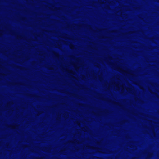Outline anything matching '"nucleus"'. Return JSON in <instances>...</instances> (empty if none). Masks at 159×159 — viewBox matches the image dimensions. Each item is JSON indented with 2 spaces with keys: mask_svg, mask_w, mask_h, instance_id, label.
<instances>
[{
  "mask_svg": "<svg viewBox=\"0 0 159 159\" xmlns=\"http://www.w3.org/2000/svg\"><path fill=\"white\" fill-rule=\"evenodd\" d=\"M108 57L109 59L111 60V59H112V58L111 57V56H110L109 55L108 56Z\"/></svg>",
  "mask_w": 159,
  "mask_h": 159,
  "instance_id": "29",
  "label": "nucleus"
},
{
  "mask_svg": "<svg viewBox=\"0 0 159 159\" xmlns=\"http://www.w3.org/2000/svg\"><path fill=\"white\" fill-rule=\"evenodd\" d=\"M131 75H134L133 74H131Z\"/></svg>",
  "mask_w": 159,
  "mask_h": 159,
  "instance_id": "46",
  "label": "nucleus"
},
{
  "mask_svg": "<svg viewBox=\"0 0 159 159\" xmlns=\"http://www.w3.org/2000/svg\"><path fill=\"white\" fill-rule=\"evenodd\" d=\"M48 68L49 70H53V68L51 66H48Z\"/></svg>",
  "mask_w": 159,
  "mask_h": 159,
  "instance_id": "19",
  "label": "nucleus"
},
{
  "mask_svg": "<svg viewBox=\"0 0 159 159\" xmlns=\"http://www.w3.org/2000/svg\"><path fill=\"white\" fill-rule=\"evenodd\" d=\"M63 116L64 117H68V116H69L68 113H67V112H66L65 113H64L63 114Z\"/></svg>",
  "mask_w": 159,
  "mask_h": 159,
  "instance_id": "14",
  "label": "nucleus"
},
{
  "mask_svg": "<svg viewBox=\"0 0 159 159\" xmlns=\"http://www.w3.org/2000/svg\"><path fill=\"white\" fill-rule=\"evenodd\" d=\"M95 66H96V67H98V66L96 65Z\"/></svg>",
  "mask_w": 159,
  "mask_h": 159,
  "instance_id": "45",
  "label": "nucleus"
},
{
  "mask_svg": "<svg viewBox=\"0 0 159 159\" xmlns=\"http://www.w3.org/2000/svg\"><path fill=\"white\" fill-rule=\"evenodd\" d=\"M145 152L147 153L146 159H149L153 155V153L152 152H148L146 151H145Z\"/></svg>",
  "mask_w": 159,
  "mask_h": 159,
  "instance_id": "5",
  "label": "nucleus"
},
{
  "mask_svg": "<svg viewBox=\"0 0 159 159\" xmlns=\"http://www.w3.org/2000/svg\"><path fill=\"white\" fill-rule=\"evenodd\" d=\"M47 32H52L51 31H47Z\"/></svg>",
  "mask_w": 159,
  "mask_h": 159,
  "instance_id": "41",
  "label": "nucleus"
},
{
  "mask_svg": "<svg viewBox=\"0 0 159 159\" xmlns=\"http://www.w3.org/2000/svg\"><path fill=\"white\" fill-rule=\"evenodd\" d=\"M100 95L99 94H98V98H100Z\"/></svg>",
  "mask_w": 159,
  "mask_h": 159,
  "instance_id": "36",
  "label": "nucleus"
},
{
  "mask_svg": "<svg viewBox=\"0 0 159 159\" xmlns=\"http://www.w3.org/2000/svg\"><path fill=\"white\" fill-rule=\"evenodd\" d=\"M86 147L87 148L89 149H91V146L88 145H86Z\"/></svg>",
  "mask_w": 159,
  "mask_h": 159,
  "instance_id": "17",
  "label": "nucleus"
},
{
  "mask_svg": "<svg viewBox=\"0 0 159 159\" xmlns=\"http://www.w3.org/2000/svg\"><path fill=\"white\" fill-rule=\"evenodd\" d=\"M152 131L153 133L155 135V132H154V127H152Z\"/></svg>",
  "mask_w": 159,
  "mask_h": 159,
  "instance_id": "20",
  "label": "nucleus"
},
{
  "mask_svg": "<svg viewBox=\"0 0 159 159\" xmlns=\"http://www.w3.org/2000/svg\"><path fill=\"white\" fill-rule=\"evenodd\" d=\"M114 103L115 105H120V104L119 103H117L116 102H114Z\"/></svg>",
  "mask_w": 159,
  "mask_h": 159,
  "instance_id": "26",
  "label": "nucleus"
},
{
  "mask_svg": "<svg viewBox=\"0 0 159 159\" xmlns=\"http://www.w3.org/2000/svg\"><path fill=\"white\" fill-rule=\"evenodd\" d=\"M127 91L130 93L132 94L135 95V92L134 89L132 88H129L125 87Z\"/></svg>",
  "mask_w": 159,
  "mask_h": 159,
  "instance_id": "3",
  "label": "nucleus"
},
{
  "mask_svg": "<svg viewBox=\"0 0 159 159\" xmlns=\"http://www.w3.org/2000/svg\"><path fill=\"white\" fill-rule=\"evenodd\" d=\"M99 157H93L92 159H99Z\"/></svg>",
  "mask_w": 159,
  "mask_h": 159,
  "instance_id": "22",
  "label": "nucleus"
},
{
  "mask_svg": "<svg viewBox=\"0 0 159 159\" xmlns=\"http://www.w3.org/2000/svg\"><path fill=\"white\" fill-rule=\"evenodd\" d=\"M99 159H103L102 158H100V157H99Z\"/></svg>",
  "mask_w": 159,
  "mask_h": 159,
  "instance_id": "43",
  "label": "nucleus"
},
{
  "mask_svg": "<svg viewBox=\"0 0 159 159\" xmlns=\"http://www.w3.org/2000/svg\"><path fill=\"white\" fill-rule=\"evenodd\" d=\"M138 85L139 86V88L140 89L142 90H144V88L142 86L139 85V84L138 83H137L136 84Z\"/></svg>",
  "mask_w": 159,
  "mask_h": 159,
  "instance_id": "12",
  "label": "nucleus"
},
{
  "mask_svg": "<svg viewBox=\"0 0 159 159\" xmlns=\"http://www.w3.org/2000/svg\"><path fill=\"white\" fill-rule=\"evenodd\" d=\"M158 113L159 114V111H158Z\"/></svg>",
  "mask_w": 159,
  "mask_h": 159,
  "instance_id": "50",
  "label": "nucleus"
},
{
  "mask_svg": "<svg viewBox=\"0 0 159 159\" xmlns=\"http://www.w3.org/2000/svg\"><path fill=\"white\" fill-rule=\"evenodd\" d=\"M57 120L59 121H60V117L59 116H58L57 118Z\"/></svg>",
  "mask_w": 159,
  "mask_h": 159,
  "instance_id": "25",
  "label": "nucleus"
},
{
  "mask_svg": "<svg viewBox=\"0 0 159 159\" xmlns=\"http://www.w3.org/2000/svg\"><path fill=\"white\" fill-rule=\"evenodd\" d=\"M98 152H101V153H109L108 151H107L106 152H102L99 151H98Z\"/></svg>",
  "mask_w": 159,
  "mask_h": 159,
  "instance_id": "18",
  "label": "nucleus"
},
{
  "mask_svg": "<svg viewBox=\"0 0 159 159\" xmlns=\"http://www.w3.org/2000/svg\"><path fill=\"white\" fill-rule=\"evenodd\" d=\"M65 150L66 149L65 148L62 149L60 150V152L61 154H62L63 153V152L65 151Z\"/></svg>",
  "mask_w": 159,
  "mask_h": 159,
  "instance_id": "16",
  "label": "nucleus"
},
{
  "mask_svg": "<svg viewBox=\"0 0 159 159\" xmlns=\"http://www.w3.org/2000/svg\"><path fill=\"white\" fill-rule=\"evenodd\" d=\"M69 46L70 48L71 49H73L75 48V46L72 44H70Z\"/></svg>",
  "mask_w": 159,
  "mask_h": 159,
  "instance_id": "11",
  "label": "nucleus"
},
{
  "mask_svg": "<svg viewBox=\"0 0 159 159\" xmlns=\"http://www.w3.org/2000/svg\"><path fill=\"white\" fill-rule=\"evenodd\" d=\"M78 105L80 106H81L82 107H84L85 106V105L83 104L82 103H79L78 104Z\"/></svg>",
  "mask_w": 159,
  "mask_h": 159,
  "instance_id": "23",
  "label": "nucleus"
},
{
  "mask_svg": "<svg viewBox=\"0 0 159 159\" xmlns=\"http://www.w3.org/2000/svg\"><path fill=\"white\" fill-rule=\"evenodd\" d=\"M66 71H67L69 73H71L73 75H75V72L72 70H69L68 69H66Z\"/></svg>",
  "mask_w": 159,
  "mask_h": 159,
  "instance_id": "9",
  "label": "nucleus"
},
{
  "mask_svg": "<svg viewBox=\"0 0 159 159\" xmlns=\"http://www.w3.org/2000/svg\"><path fill=\"white\" fill-rule=\"evenodd\" d=\"M74 67L76 70H77V69H79V67L75 65H74Z\"/></svg>",
  "mask_w": 159,
  "mask_h": 159,
  "instance_id": "21",
  "label": "nucleus"
},
{
  "mask_svg": "<svg viewBox=\"0 0 159 159\" xmlns=\"http://www.w3.org/2000/svg\"><path fill=\"white\" fill-rule=\"evenodd\" d=\"M54 7V9H52L53 10H57V8L56 7H54L53 6L52 7Z\"/></svg>",
  "mask_w": 159,
  "mask_h": 159,
  "instance_id": "30",
  "label": "nucleus"
},
{
  "mask_svg": "<svg viewBox=\"0 0 159 159\" xmlns=\"http://www.w3.org/2000/svg\"><path fill=\"white\" fill-rule=\"evenodd\" d=\"M100 142H97V144L98 145H100Z\"/></svg>",
  "mask_w": 159,
  "mask_h": 159,
  "instance_id": "31",
  "label": "nucleus"
},
{
  "mask_svg": "<svg viewBox=\"0 0 159 159\" xmlns=\"http://www.w3.org/2000/svg\"><path fill=\"white\" fill-rule=\"evenodd\" d=\"M113 67L115 70H117L121 73H124L128 74L130 73L127 70H124L122 68L119 67L118 66L114 65Z\"/></svg>",
  "mask_w": 159,
  "mask_h": 159,
  "instance_id": "1",
  "label": "nucleus"
},
{
  "mask_svg": "<svg viewBox=\"0 0 159 159\" xmlns=\"http://www.w3.org/2000/svg\"><path fill=\"white\" fill-rule=\"evenodd\" d=\"M99 2L101 4H104L106 2V0H104L103 1H102V0H99Z\"/></svg>",
  "mask_w": 159,
  "mask_h": 159,
  "instance_id": "13",
  "label": "nucleus"
},
{
  "mask_svg": "<svg viewBox=\"0 0 159 159\" xmlns=\"http://www.w3.org/2000/svg\"><path fill=\"white\" fill-rule=\"evenodd\" d=\"M71 143H77V144H80V141L77 139H74V141H70Z\"/></svg>",
  "mask_w": 159,
  "mask_h": 159,
  "instance_id": "8",
  "label": "nucleus"
},
{
  "mask_svg": "<svg viewBox=\"0 0 159 159\" xmlns=\"http://www.w3.org/2000/svg\"><path fill=\"white\" fill-rule=\"evenodd\" d=\"M135 100H137L138 99V98L137 97H135Z\"/></svg>",
  "mask_w": 159,
  "mask_h": 159,
  "instance_id": "40",
  "label": "nucleus"
},
{
  "mask_svg": "<svg viewBox=\"0 0 159 159\" xmlns=\"http://www.w3.org/2000/svg\"><path fill=\"white\" fill-rule=\"evenodd\" d=\"M44 151L46 152H50L51 150H52V148L50 146H48L47 147H45L44 148Z\"/></svg>",
  "mask_w": 159,
  "mask_h": 159,
  "instance_id": "6",
  "label": "nucleus"
},
{
  "mask_svg": "<svg viewBox=\"0 0 159 159\" xmlns=\"http://www.w3.org/2000/svg\"><path fill=\"white\" fill-rule=\"evenodd\" d=\"M77 26L78 28V29H80V28L81 27V25H80V24H74V26H72L70 25L69 24H67L66 25V28H73L75 26Z\"/></svg>",
  "mask_w": 159,
  "mask_h": 159,
  "instance_id": "4",
  "label": "nucleus"
},
{
  "mask_svg": "<svg viewBox=\"0 0 159 159\" xmlns=\"http://www.w3.org/2000/svg\"><path fill=\"white\" fill-rule=\"evenodd\" d=\"M114 84H115V86L118 88V90H119L120 89V88H122V89H121V93L122 94L124 93V87L123 85H121L119 87V84H116L115 82H114Z\"/></svg>",
  "mask_w": 159,
  "mask_h": 159,
  "instance_id": "2",
  "label": "nucleus"
},
{
  "mask_svg": "<svg viewBox=\"0 0 159 159\" xmlns=\"http://www.w3.org/2000/svg\"><path fill=\"white\" fill-rule=\"evenodd\" d=\"M85 79V77L84 75H82V79L84 80Z\"/></svg>",
  "mask_w": 159,
  "mask_h": 159,
  "instance_id": "24",
  "label": "nucleus"
},
{
  "mask_svg": "<svg viewBox=\"0 0 159 159\" xmlns=\"http://www.w3.org/2000/svg\"><path fill=\"white\" fill-rule=\"evenodd\" d=\"M70 57H71L73 59H75V57L73 56H71Z\"/></svg>",
  "mask_w": 159,
  "mask_h": 159,
  "instance_id": "32",
  "label": "nucleus"
},
{
  "mask_svg": "<svg viewBox=\"0 0 159 159\" xmlns=\"http://www.w3.org/2000/svg\"><path fill=\"white\" fill-rule=\"evenodd\" d=\"M76 60L77 61H78L80 60V59L79 58H76Z\"/></svg>",
  "mask_w": 159,
  "mask_h": 159,
  "instance_id": "34",
  "label": "nucleus"
},
{
  "mask_svg": "<svg viewBox=\"0 0 159 159\" xmlns=\"http://www.w3.org/2000/svg\"><path fill=\"white\" fill-rule=\"evenodd\" d=\"M76 123L78 124V125L79 126H80V123L79 122L77 121H76Z\"/></svg>",
  "mask_w": 159,
  "mask_h": 159,
  "instance_id": "27",
  "label": "nucleus"
},
{
  "mask_svg": "<svg viewBox=\"0 0 159 159\" xmlns=\"http://www.w3.org/2000/svg\"><path fill=\"white\" fill-rule=\"evenodd\" d=\"M57 43V45H58V47H57L58 48H59V47H61V45H60L59 44H58V43Z\"/></svg>",
  "mask_w": 159,
  "mask_h": 159,
  "instance_id": "28",
  "label": "nucleus"
},
{
  "mask_svg": "<svg viewBox=\"0 0 159 159\" xmlns=\"http://www.w3.org/2000/svg\"><path fill=\"white\" fill-rule=\"evenodd\" d=\"M103 112L106 113V112L105 111H102Z\"/></svg>",
  "mask_w": 159,
  "mask_h": 159,
  "instance_id": "44",
  "label": "nucleus"
},
{
  "mask_svg": "<svg viewBox=\"0 0 159 159\" xmlns=\"http://www.w3.org/2000/svg\"><path fill=\"white\" fill-rule=\"evenodd\" d=\"M99 80L100 81H102L103 80V78L102 77V75H100L99 76Z\"/></svg>",
  "mask_w": 159,
  "mask_h": 159,
  "instance_id": "15",
  "label": "nucleus"
},
{
  "mask_svg": "<svg viewBox=\"0 0 159 159\" xmlns=\"http://www.w3.org/2000/svg\"><path fill=\"white\" fill-rule=\"evenodd\" d=\"M82 129H83V130H84V131L85 129V128L84 127H83L82 128Z\"/></svg>",
  "mask_w": 159,
  "mask_h": 159,
  "instance_id": "37",
  "label": "nucleus"
},
{
  "mask_svg": "<svg viewBox=\"0 0 159 159\" xmlns=\"http://www.w3.org/2000/svg\"><path fill=\"white\" fill-rule=\"evenodd\" d=\"M60 37H61L63 38H66V37H64L63 36H60Z\"/></svg>",
  "mask_w": 159,
  "mask_h": 159,
  "instance_id": "38",
  "label": "nucleus"
},
{
  "mask_svg": "<svg viewBox=\"0 0 159 159\" xmlns=\"http://www.w3.org/2000/svg\"><path fill=\"white\" fill-rule=\"evenodd\" d=\"M149 91L151 93H152V91L151 90V89H149Z\"/></svg>",
  "mask_w": 159,
  "mask_h": 159,
  "instance_id": "35",
  "label": "nucleus"
},
{
  "mask_svg": "<svg viewBox=\"0 0 159 159\" xmlns=\"http://www.w3.org/2000/svg\"><path fill=\"white\" fill-rule=\"evenodd\" d=\"M90 48H92V47H90Z\"/></svg>",
  "mask_w": 159,
  "mask_h": 159,
  "instance_id": "48",
  "label": "nucleus"
},
{
  "mask_svg": "<svg viewBox=\"0 0 159 159\" xmlns=\"http://www.w3.org/2000/svg\"><path fill=\"white\" fill-rule=\"evenodd\" d=\"M131 33H131V32H129V34H131Z\"/></svg>",
  "mask_w": 159,
  "mask_h": 159,
  "instance_id": "42",
  "label": "nucleus"
},
{
  "mask_svg": "<svg viewBox=\"0 0 159 159\" xmlns=\"http://www.w3.org/2000/svg\"><path fill=\"white\" fill-rule=\"evenodd\" d=\"M88 28L89 29H91V27L90 25H88Z\"/></svg>",
  "mask_w": 159,
  "mask_h": 159,
  "instance_id": "33",
  "label": "nucleus"
},
{
  "mask_svg": "<svg viewBox=\"0 0 159 159\" xmlns=\"http://www.w3.org/2000/svg\"><path fill=\"white\" fill-rule=\"evenodd\" d=\"M52 52L53 54L55 56L56 58H60L61 59H63V58H61V57H60V56L58 53H57L53 51H52Z\"/></svg>",
  "mask_w": 159,
  "mask_h": 159,
  "instance_id": "7",
  "label": "nucleus"
},
{
  "mask_svg": "<svg viewBox=\"0 0 159 159\" xmlns=\"http://www.w3.org/2000/svg\"><path fill=\"white\" fill-rule=\"evenodd\" d=\"M72 77L74 79H76V77H75L73 76H72Z\"/></svg>",
  "mask_w": 159,
  "mask_h": 159,
  "instance_id": "39",
  "label": "nucleus"
},
{
  "mask_svg": "<svg viewBox=\"0 0 159 159\" xmlns=\"http://www.w3.org/2000/svg\"><path fill=\"white\" fill-rule=\"evenodd\" d=\"M40 114L42 113V112H41V111H40Z\"/></svg>",
  "mask_w": 159,
  "mask_h": 159,
  "instance_id": "47",
  "label": "nucleus"
},
{
  "mask_svg": "<svg viewBox=\"0 0 159 159\" xmlns=\"http://www.w3.org/2000/svg\"><path fill=\"white\" fill-rule=\"evenodd\" d=\"M93 77H94V76H94V75H93Z\"/></svg>",
  "mask_w": 159,
  "mask_h": 159,
  "instance_id": "49",
  "label": "nucleus"
},
{
  "mask_svg": "<svg viewBox=\"0 0 159 159\" xmlns=\"http://www.w3.org/2000/svg\"><path fill=\"white\" fill-rule=\"evenodd\" d=\"M91 149H93V150H97L98 149H99L101 150H102L100 148H97V147L93 146H91Z\"/></svg>",
  "mask_w": 159,
  "mask_h": 159,
  "instance_id": "10",
  "label": "nucleus"
}]
</instances>
